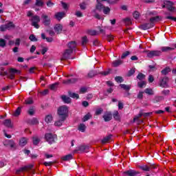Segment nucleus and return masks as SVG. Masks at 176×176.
I'll return each instance as SVG.
<instances>
[{"label": "nucleus", "mask_w": 176, "mask_h": 176, "mask_svg": "<svg viewBox=\"0 0 176 176\" xmlns=\"http://www.w3.org/2000/svg\"><path fill=\"white\" fill-rule=\"evenodd\" d=\"M67 114H68V107L67 106H60L58 109V115L59 118H65V119H67Z\"/></svg>", "instance_id": "nucleus-1"}, {"label": "nucleus", "mask_w": 176, "mask_h": 176, "mask_svg": "<svg viewBox=\"0 0 176 176\" xmlns=\"http://www.w3.org/2000/svg\"><path fill=\"white\" fill-rule=\"evenodd\" d=\"M162 8H166V9H168V10H169V12H172L173 13H174V12L176 11V8L174 6V3L170 1H165L164 2V5H162Z\"/></svg>", "instance_id": "nucleus-2"}, {"label": "nucleus", "mask_w": 176, "mask_h": 176, "mask_svg": "<svg viewBox=\"0 0 176 176\" xmlns=\"http://www.w3.org/2000/svg\"><path fill=\"white\" fill-rule=\"evenodd\" d=\"M45 138L47 142L52 144H54V142H56V140H57V135H53L52 133H46L45 135Z\"/></svg>", "instance_id": "nucleus-3"}, {"label": "nucleus", "mask_w": 176, "mask_h": 176, "mask_svg": "<svg viewBox=\"0 0 176 176\" xmlns=\"http://www.w3.org/2000/svg\"><path fill=\"white\" fill-rule=\"evenodd\" d=\"M30 21H32V25L34 27V28H39V24H38L41 21V17L38 15L33 16L32 19H30Z\"/></svg>", "instance_id": "nucleus-4"}, {"label": "nucleus", "mask_w": 176, "mask_h": 176, "mask_svg": "<svg viewBox=\"0 0 176 176\" xmlns=\"http://www.w3.org/2000/svg\"><path fill=\"white\" fill-rule=\"evenodd\" d=\"M161 55L162 51L160 50L147 51V57H149V58H153V57H159V56Z\"/></svg>", "instance_id": "nucleus-5"}, {"label": "nucleus", "mask_w": 176, "mask_h": 176, "mask_svg": "<svg viewBox=\"0 0 176 176\" xmlns=\"http://www.w3.org/2000/svg\"><path fill=\"white\" fill-rule=\"evenodd\" d=\"M41 20L43 21V24L46 27H49V25H50V23H52L50 17H49V16H47L46 14H43L41 15Z\"/></svg>", "instance_id": "nucleus-6"}, {"label": "nucleus", "mask_w": 176, "mask_h": 176, "mask_svg": "<svg viewBox=\"0 0 176 176\" xmlns=\"http://www.w3.org/2000/svg\"><path fill=\"white\" fill-rule=\"evenodd\" d=\"M72 50H66L63 52L62 57L60 58L61 61H64L65 60H69L71 58V55L72 54Z\"/></svg>", "instance_id": "nucleus-7"}, {"label": "nucleus", "mask_w": 176, "mask_h": 176, "mask_svg": "<svg viewBox=\"0 0 176 176\" xmlns=\"http://www.w3.org/2000/svg\"><path fill=\"white\" fill-rule=\"evenodd\" d=\"M20 74H21V72L20 70L11 68L10 69L8 78L9 79H14L16 75H20Z\"/></svg>", "instance_id": "nucleus-8"}, {"label": "nucleus", "mask_w": 176, "mask_h": 176, "mask_svg": "<svg viewBox=\"0 0 176 176\" xmlns=\"http://www.w3.org/2000/svg\"><path fill=\"white\" fill-rule=\"evenodd\" d=\"M168 77H164L160 80V86L161 87H168Z\"/></svg>", "instance_id": "nucleus-9"}, {"label": "nucleus", "mask_w": 176, "mask_h": 176, "mask_svg": "<svg viewBox=\"0 0 176 176\" xmlns=\"http://www.w3.org/2000/svg\"><path fill=\"white\" fill-rule=\"evenodd\" d=\"M104 122H110L112 120V113L111 111H106L103 115Z\"/></svg>", "instance_id": "nucleus-10"}, {"label": "nucleus", "mask_w": 176, "mask_h": 176, "mask_svg": "<svg viewBox=\"0 0 176 176\" xmlns=\"http://www.w3.org/2000/svg\"><path fill=\"white\" fill-rule=\"evenodd\" d=\"M54 17V19L58 20V21H61L62 19H64V17H65V12H56L55 13Z\"/></svg>", "instance_id": "nucleus-11"}, {"label": "nucleus", "mask_w": 176, "mask_h": 176, "mask_svg": "<svg viewBox=\"0 0 176 176\" xmlns=\"http://www.w3.org/2000/svg\"><path fill=\"white\" fill-rule=\"evenodd\" d=\"M65 118H59L58 120L55 121L54 122V126H56V127H60V126H63V124L64 123V122H65Z\"/></svg>", "instance_id": "nucleus-12"}, {"label": "nucleus", "mask_w": 176, "mask_h": 176, "mask_svg": "<svg viewBox=\"0 0 176 176\" xmlns=\"http://www.w3.org/2000/svg\"><path fill=\"white\" fill-rule=\"evenodd\" d=\"M96 1H97V4L96 6V10L101 12V10H103L105 6L102 3H101V0H96Z\"/></svg>", "instance_id": "nucleus-13"}, {"label": "nucleus", "mask_w": 176, "mask_h": 176, "mask_svg": "<svg viewBox=\"0 0 176 176\" xmlns=\"http://www.w3.org/2000/svg\"><path fill=\"white\" fill-rule=\"evenodd\" d=\"M76 82H78V78H71L63 80V83L64 85H72V83H76Z\"/></svg>", "instance_id": "nucleus-14"}, {"label": "nucleus", "mask_w": 176, "mask_h": 176, "mask_svg": "<svg viewBox=\"0 0 176 176\" xmlns=\"http://www.w3.org/2000/svg\"><path fill=\"white\" fill-rule=\"evenodd\" d=\"M54 30H55V32H56V34H61V32L63 31V25L56 24L54 26Z\"/></svg>", "instance_id": "nucleus-15"}, {"label": "nucleus", "mask_w": 176, "mask_h": 176, "mask_svg": "<svg viewBox=\"0 0 176 176\" xmlns=\"http://www.w3.org/2000/svg\"><path fill=\"white\" fill-rule=\"evenodd\" d=\"M3 124L6 126V127H8V129H12L13 127V124H12V121L9 119L5 120L3 122Z\"/></svg>", "instance_id": "nucleus-16"}, {"label": "nucleus", "mask_w": 176, "mask_h": 176, "mask_svg": "<svg viewBox=\"0 0 176 176\" xmlns=\"http://www.w3.org/2000/svg\"><path fill=\"white\" fill-rule=\"evenodd\" d=\"M87 33L88 34V35H91V36H96L97 35H100V32L94 30H88L87 31Z\"/></svg>", "instance_id": "nucleus-17"}, {"label": "nucleus", "mask_w": 176, "mask_h": 176, "mask_svg": "<svg viewBox=\"0 0 176 176\" xmlns=\"http://www.w3.org/2000/svg\"><path fill=\"white\" fill-rule=\"evenodd\" d=\"M67 46L69 47V50H72V52H74V49L76 47V42L71 41L67 44Z\"/></svg>", "instance_id": "nucleus-18"}, {"label": "nucleus", "mask_w": 176, "mask_h": 176, "mask_svg": "<svg viewBox=\"0 0 176 176\" xmlns=\"http://www.w3.org/2000/svg\"><path fill=\"white\" fill-rule=\"evenodd\" d=\"M152 27H153V25H152V23H144L143 25H141L140 28L142 30H149V28H152Z\"/></svg>", "instance_id": "nucleus-19"}, {"label": "nucleus", "mask_w": 176, "mask_h": 176, "mask_svg": "<svg viewBox=\"0 0 176 176\" xmlns=\"http://www.w3.org/2000/svg\"><path fill=\"white\" fill-rule=\"evenodd\" d=\"M28 142V139H27L25 138H22L19 140V145H20V146H25V145H27Z\"/></svg>", "instance_id": "nucleus-20"}, {"label": "nucleus", "mask_w": 176, "mask_h": 176, "mask_svg": "<svg viewBox=\"0 0 176 176\" xmlns=\"http://www.w3.org/2000/svg\"><path fill=\"white\" fill-rule=\"evenodd\" d=\"M28 122L29 124H32V125L39 124V121L38 120L37 118H35L28 120Z\"/></svg>", "instance_id": "nucleus-21"}, {"label": "nucleus", "mask_w": 176, "mask_h": 176, "mask_svg": "<svg viewBox=\"0 0 176 176\" xmlns=\"http://www.w3.org/2000/svg\"><path fill=\"white\" fill-rule=\"evenodd\" d=\"M45 122L46 123H52V122H53V116L52 114L46 116L45 118Z\"/></svg>", "instance_id": "nucleus-22"}, {"label": "nucleus", "mask_w": 176, "mask_h": 176, "mask_svg": "<svg viewBox=\"0 0 176 176\" xmlns=\"http://www.w3.org/2000/svg\"><path fill=\"white\" fill-rule=\"evenodd\" d=\"M77 151L78 152H87L89 151V146H80Z\"/></svg>", "instance_id": "nucleus-23"}, {"label": "nucleus", "mask_w": 176, "mask_h": 176, "mask_svg": "<svg viewBox=\"0 0 176 176\" xmlns=\"http://www.w3.org/2000/svg\"><path fill=\"white\" fill-rule=\"evenodd\" d=\"M120 87H121V89H123V90H126V91H129L130 89H131V85H127L125 84H120Z\"/></svg>", "instance_id": "nucleus-24"}, {"label": "nucleus", "mask_w": 176, "mask_h": 176, "mask_svg": "<svg viewBox=\"0 0 176 176\" xmlns=\"http://www.w3.org/2000/svg\"><path fill=\"white\" fill-rule=\"evenodd\" d=\"M111 138H112V135H109L102 140V144H107V142H109L111 141Z\"/></svg>", "instance_id": "nucleus-25"}, {"label": "nucleus", "mask_w": 176, "mask_h": 176, "mask_svg": "<svg viewBox=\"0 0 176 176\" xmlns=\"http://www.w3.org/2000/svg\"><path fill=\"white\" fill-rule=\"evenodd\" d=\"M122 64H123V60L120 59L113 61V67H119Z\"/></svg>", "instance_id": "nucleus-26"}, {"label": "nucleus", "mask_w": 176, "mask_h": 176, "mask_svg": "<svg viewBox=\"0 0 176 176\" xmlns=\"http://www.w3.org/2000/svg\"><path fill=\"white\" fill-rule=\"evenodd\" d=\"M61 98H62L63 101L64 102H65V104H69V102H71L70 98L67 96H62Z\"/></svg>", "instance_id": "nucleus-27"}, {"label": "nucleus", "mask_w": 176, "mask_h": 176, "mask_svg": "<svg viewBox=\"0 0 176 176\" xmlns=\"http://www.w3.org/2000/svg\"><path fill=\"white\" fill-rule=\"evenodd\" d=\"M7 145L10 146V148H16V143L12 140H7Z\"/></svg>", "instance_id": "nucleus-28"}, {"label": "nucleus", "mask_w": 176, "mask_h": 176, "mask_svg": "<svg viewBox=\"0 0 176 176\" xmlns=\"http://www.w3.org/2000/svg\"><path fill=\"white\" fill-rule=\"evenodd\" d=\"M168 72H171V69L168 67H166V68H164V69H162L161 71V74L162 75H167V74H168Z\"/></svg>", "instance_id": "nucleus-29"}, {"label": "nucleus", "mask_w": 176, "mask_h": 176, "mask_svg": "<svg viewBox=\"0 0 176 176\" xmlns=\"http://www.w3.org/2000/svg\"><path fill=\"white\" fill-rule=\"evenodd\" d=\"M78 130L81 131V133H85V131H86V125L85 124H80L78 125Z\"/></svg>", "instance_id": "nucleus-30"}, {"label": "nucleus", "mask_w": 176, "mask_h": 176, "mask_svg": "<svg viewBox=\"0 0 176 176\" xmlns=\"http://www.w3.org/2000/svg\"><path fill=\"white\" fill-rule=\"evenodd\" d=\"M161 17L160 16H153L150 19V21L151 24L153 25V23L156 21H159L160 20Z\"/></svg>", "instance_id": "nucleus-31"}, {"label": "nucleus", "mask_w": 176, "mask_h": 176, "mask_svg": "<svg viewBox=\"0 0 176 176\" xmlns=\"http://www.w3.org/2000/svg\"><path fill=\"white\" fill-rule=\"evenodd\" d=\"M28 113L30 116H33V115H35V107H30V109L28 111Z\"/></svg>", "instance_id": "nucleus-32"}, {"label": "nucleus", "mask_w": 176, "mask_h": 176, "mask_svg": "<svg viewBox=\"0 0 176 176\" xmlns=\"http://www.w3.org/2000/svg\"><path fill=\"white\" fill-rule=\"evenodd\" d=\"M113 116L115 120H120V116H119L118 111H115L113 113Z\"/></svg>", "instance_id": "nucleus-33"}, {"label": "nucleus", "mask_w": 176, "mask_h": 176, "mask_svg": "<svg viewBox=\"0 0 176 176\" xmlns=\"http://www.w3.org/2000/svg\"><path fill=\"white\" fill-rule=\"evenodd\" d=\"M32 140H33L32 142L34 145H38V144L41 142V139H39V138H38L37 136L33 137Z\"/></svg>", "instance_id": "nucleus-34"}, {"label": "nucleus", "mask_w": 176, "mask_h": 176, "mask_svg": "<svg viewBox=\"0 0 176 176\" xmlns=\"http://www.w3.org/2000/svg\"><path fill=\"white\" fill-rule=\"evenodd\" d=\"M161 50L163 52H171V50H174V48L170 47H162Z\"/></svg>", "instance_id": "nucleus-35"}, {"label": "nucleus", "mask_w": 176, "mask_h": 176, "mask_svg": "<svg viewBox=\"0 0 176 176\" xmlns=\"http://www.w3.org/2000/svg\"><path fill=\"white\" fill-rule=\"evenodd\" d=\"M89 43V39L87 38V36H83L82 37V45L86 46L87 43Z\"/></svg>", "instance_id": "nucleus-36"}, {"label": "nucleus", "mask_w": 176, "mask_h": 176, "mask_svg": "<svg viewBox=\"0 0 176 176\" xmlns=\"http://www.w3.org/2000/svg\"><path fill=\"white\" fill-rule=\"evenodd\" d=\"M124 174H126L129 176H134L136 175L137 172H135V170H127L126 172H124Z\"/></svg>", "instance_id": "nucleus-37"}, {"label": "nucleus", "mask_w": 176, "mask_h": 176, "mask_svg": "<svg viewBox=\"0 0 176 176\" xmlns=\"http://www.w3.org/2000/svg\"><path fill=\"white\" fill-rule=\"evenodd\" d=\"M69 96L72 98H76V100H78V98H79V94H75L74 92H69Z\"/></svg>", "instance_id": "nucleus-38"}, {"label": "nucleus", "mask_w": 176, "mask_h": 176, "mask_svg": "<svg viewBox=\"0 0 176 176\" xmlns=\"http://www.w3.org/2000/svg\"><path fill=\"white\" fill-rule=\"evenodd\" d=\"M144 93L148 96H153V90L151 88H147L144 90Z\"/></svg>", "instance_id": "nucleus-39"}, {"label": "nucleus", "mask_w": 176, "mask_h": 176, "mask_svg": "<svg viewBox=\"0 0 176 176\" xmlns=\"http://www.w3.org/2000/svg\"><path fill=\"white\" fill-rule=\"evenodd\" d=\"M102 12L104 14H109L111 13V8L109 7H104Z\"/></svg>", "instance_id": "nucleus-40"}, {"label": "nucleus", "mask_w": 176, "mask_h": 176, "mask_svg": "<svg viewBox=\"0 0 176 176\" xmlns=\"http://www.w3.org/2000/svg\"><path fill=\"white\" fill-rule=\"evenodd\" d=\"M130 54H131V52H130L129 51H126L125 52L122 53V54L121 56V58L123 60V59L126 58V57H127V56H130Z\"/></svg>", "instance_id": "nucleus-41"}, {"label": "nucleus", "mask_w": 176, "mask_h": 176, "mask_svg": "<svg viewBox=\"0 0 176 176\" xmlns=\"http://www.w3.org/2000/svg\"><path fill=\"white\" fill-rule=\"evenodd\" d=\"M21 113V108L18 107L16 110L14 112L13 116H19Z\"/></svg>", "instance_id": "nucleus-42"}, {"label": "nucleus", "mask_w": 176, "mask_h": 176, "mask_svg": "<svg viewBox=\"0 0 176 176\" xmlns=\"http://www.w3.org/2000/svg\"><path fill=\"white\" fill-rule=\"evenodd\" d=\"M72 159V155L71 154H69L62 157V160H63L65 162H67V160H71Z\"/></svg>", "instance_id": "nucleus-43"}, {"label": "nucleus", "mask_w": 176, "mask_h": 176, "mask_svg": "<svg viewBox=\"0 0 176 176\" xmlns=\"http://www.w3.org/2000/svg\"><path fill=\"white\" fill-rule=\"evenodd\" d=\"M58 86V82H55L52 85H50L49 86L50 90H56V89H57V87Z\"/></svg>", "instance_id": "nucleus-44"}, {"label": "nucleus", "mask_w": 176, "mask_h": 176, "mask_svg": "<svg viewBox=\"0 0 176 176\" xmlns=\"http://www.w3.org/2000/svg\"><path fill=\"white\" fill-rule=\"evenodd\" d=\"M25 104L27 105H31V104H34V101L32 100V98H29L25 100Z\"/></svg>", "instance_id": "nucleus-45"}, {"label": "nucleus", "mask_w": 176, "mask_h": 176, "mask_svg": "<svg viewBox=\"0 0 176 176\" xmlns=\"http://www.w3.org/2000/svg\"><path fill=\"white\" fill-rule=\"evenodd\" d=\"M79 93L80 94H85V93H87V88L85 87H81Z\"/></svg>", "instance_id": "nucleus-46"}, {"label": "nucleus", "mask_w": 176, "mask_h": 176, "mask_svg": "<svg viewBox=\"0 0 176 176\" xmlns=\"http://www.w3.org/2000/svg\"><path fill=\"white\" fill-rule=\"evenodd\" d=\"M5 46H6V41L3 38H0V47H5Z\"/></svg>", "instance_id": "nucleus-47"}, {"label": "nucleus", "mask_w": 176, "mask_h": 176, "mask_svg": "<svg viewBox=\"0 0 176 176\" xmlns=\"http://www.w3.org/2000/svg\"><path fill=\"white\" fill-rule=\"evenodd\" d=\"M140 168H141V170H143V171H150L151 168H149V166H140Z\"/></svg>", "instance_id": "nucleus-48"}, {"label": "nucleus", "mask_w": 176, "mask_h": 176, "mask_svg": "<svg viewBox=\"0 0 176 176\" xmlns=\"http://www.w3.org/2000/svg\"><path fill=\"white\" fill-rule=\"evenodd\" d=\"M29 39L32 41V42H36L38 41V38H36V37H35V35L34 34H31L29 37Z\"/></svg>", "instance_id": "nucleus-49"}, {"label": "nucleus", "mask_w": 176, "mask_h": 176, "mask_svg": "<svg viewBox=\"0 0 176 176\" xmlns=\"http://www.w3.org/2000/svg\"><path fill=\"white\" fill-rule=\"evenodd\" d=\"M137 79H139V80H143V79H145V75L140 73L137 76Z\"/></svg>", "instance_id": "nucleus-50"}, {"label": "nucleus", "mask_w": 176, "mask_h": 176, "mask_svg": "<svg viewBox=\"0 0 176 176\" xmlns=\"http://www.w3.org/2000/svg\"><path fill=\"white\" fill-rule=\"evenodd\" d=\"M102 112H104V110L102 109V108H99V109H96L95 115H96V116L101 115V113H102Z\"/></svg>", "instance_id": "nucleus-51"}, {"label": "nucleus", "mask_w": 176, "mask_h": 176, "mask_svg": "<svg viewBox=\"0 0 176 176\" xmlns=\"http://www.w3.org/2000/svg\"><path fill=\"white\" fill-rule=\"evenodd\" d=\"M138 85L139 87L142 88L146 85V82L145 81H140L138 82Z\"/></svg>", "instance_id": "nucleus-52"}, {"label": "nucleus", "mask_w": 176, "mask_h": 176, "mask_svg": "<svg viewBox=\"0 0 176 176\" xmlns=\"http://www.w3.org/2000/svg\"><path fill=\"white\" fill-rule=\"evenodd\" d=\"M35 5L36 6H43V1L42 0H36Z\"/></svg>", "instance_id": "nucleus-53"}, {"label": "nucleus", "mask_w": 176, "mask_h": 176, "mask_svg": "<svg viewBox=\"0 0 176 176\" xmlns=\"http://www.w3.org/2000/svg\"><path fill=\"white\" fill-rule=\"evenodd\" d=\"M90 118H91L90 113L85 115L84 116V118H82V122H87V120H89V119H90Z\"/></svg>", "instance_id": "nucleus-54"}, {"label": "nucleus", "mask_w": 176, "mask_h": 176, "mask_svg": "<svg viewBox=\"0 0 176 176\" xmlns=\"http://www.w3.org/2000/svg\"><path fill=\"white\" fill-rule=\"evenodd\" d=\"M115 80L117 81L118 83H122V82H123V78L120 76H116L115 78Z\"/></svg>", "instance_id": "nucleus-55"}, {"label": "nucleus", "mask_w": 176, "mask_h": 176, "mask_svg": "<svg viewBox=\"0 0 176 176\" xmlns=\"http://www.w3.org/2000/svg\"><path fill=\"white\" fill-rule=\"evenodd\" d=\"M142 113H140L138 116H136L134 118H133V122H137V120H138V119H140V118H142Z\"/></svg>", "instance_id": "nucleus-56"}, {"label": "nucleus", "mask_w": 176, "mask_h": 176, "mask_svg": "<svg viewBox=\"0 0 176 176\" xmlns=\"http://www.w3.org/2000/svg\"><path fill=\"white\" fill-rule=\"evenodd\" d=\"M6 27H7V30H9V28H13V27H14V25H13L12 22H10L6 25Z\"/></svg>", "instance_id": "nucleus-57"}, {"label": "nucleus", "mask_w": 176, "mask_h": 176, "mask_svg": "<svg viewBox=\"0 0 176 176\" xmlns=\"http://www.w3.org/2000/svg\"><path fill=\"white\" fill-rule=\"evenodd\" d=\"M134 74H135V69H131L128 73V76H131L132 75H134Z\"/></svg>", "instance_id": "nucleus-58"}, {"label": "nucleus", "mask_w": 176, "mask_h": 176, "mask_svg": "<svg viewBox=\"0 0 176 176\" xmlns=\"http://www.w3.org/2000/svg\"><path fill=\"white\" fill-rule=\"evenodd\" d=\"M6 30H8V26H6V25H3L0 26V31L3 32Z\"/></svg>", "instance_id": "nucleus-59"}, {"label": "nucleus", "mask_w": 176, "mask_h": 176, "mask_svg": "<svg viewBox=\"0 0 176 176\" xmlns=\"http://www.w3.org/2000/svg\"><path fill=\"white\" fill-rule=\"evenodd\" d=\"M148 68H150L149 72H152L153 71H156V67H155L154 65H149Z\"/></svg>", "instance_id": "nucleus-60"}, {"label": "nucleus", "mask_w": 176, "mask_h": 176, "mask_svg": "<svg viewBox=\"0 0 176 176\" xmlns=\"http://www.w3.org/2000/svg\"><path fill=\"white\" fill-rule=\"evenodd\" d=\"M143 97H144V92L140 91L139 94H138V98H139V100H142Z\"/></svg>", "instance_id": "nucleus-61"}, {"label": "nucleus", "mask_w": 176, "mask_h": 176, "mask_svg": "<svg viewBox=\"0 0 176 176\" xmlns=\"http://www.w3.org/2000/svg\"><path fill=\"white\" fill-rule=\"evenodd\" d=\"M133 17L134 19H138V17H140V12H138V11H135L134 13H133Z\"/></svg>", "instance_id": "nucleus-62"}, {"label": "nucleus", "mask_w": 176, "mask_h": 176, "mask_svg": "<svg viewBox=\"0 0 176 176\" xmlns=\"http://www.w3.org/2000/svg\"><path fill=\"white\" fill-rule=\"evenodd\" d=\"M107 41L109 42H111V41H113V36H112L111 34L107 35Z\"/></svg>", "instance_id": "nucleus-63"}, {"label": "nucleus", "mask_w": 176, "mask_h": 176, "mask_svg": "<svg viewBox=\"0 0 176 176\" xmlns=\"http://www.w3.org/2000/svg\"><path fill=\"white\" fill-rule=\"evenodd\" d=\"M21 39L20 38H16V40H15V42H14V43H15V45L16 46H20V42H21Z\"/></svg>", "instance_id": "nucleus-64"}]
</instances>
